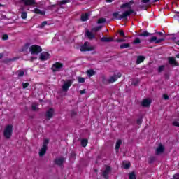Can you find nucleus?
Listing matches in <instances>:
<instances>
[{
  "instance_id": "42",
  "label": "nucleus",
  "mask_w": 179,
  "mask_h": 179,
  "mask_svg": "<svg viewBox=\"0 0 179 179\" xmlns=\"http://www.w3.org/2000/svg\"><path fill=\"white\" fill-rule=\"evenodd\" d=\"M124 169H125L126 170H128V169H129V167H131V164L130 163H127L124 164L123 165Z\"/></svg>"
},
{
  "instance_id": "34",
  "label": "nucleus",
  "mask_w": 179,
  "mask_h": 179,
  "mask_svg": "<svg viewBox=\"0 0 179 179\" xmlns=\"http://www.w3.org/2000/svg\"><path fill=\"white\" fill-rule=\"evenodd\" d=\"M139 79H134L133 80L131 85H133L134 86H138V85H139Z\"/></svg>"
},
{
  "instance_id": "14",
  "label": "nucleus",
  "mask_w": 179,
  "mask_h": 179,
  "mask_svg": "<svg viewBox=\"0 0 179 179\" xmlns=\"http://www.w3.org/2000/svg\"><path fill=\"white\" fill-rule=\"evenodd\" d=\"M152 103V101L148 99H143L141 103V106L143 107H150V104Z\"/></svg>"
},
{
  "instance_id": "5",
  "label": "nucleus",
  "mask_w": 179,
  "mask_h": 179,
  "mask_svg": "<svg viewBox=\"0 0 179 179\" xmlns=\"http://www.w3.org/2000/svg\"><path fill=\"white\" fill-rule=\"evenodd\" d=\"M94 48L93 46H89V42H85V43L80 47V50L82 52L93 51Z\"/></svg>"
},
{
  "instance_id": "20",
  "label": "nucleus",
  "mask_w": 179,
  "mask_h": 179,
  "mask_svg": "<svg viewBox=\"0 0 179 179\" xmlns=\"http://www.w3.org/2000/svg\"><path fill=\"white\" fill-rule=\"evenodd\" d=\"M47 147H42L40 152H39V156L42 157V156H44L45 153L47 152Z\"/></svg>"
},
{
  "instance_id": "45",
  "label": "nucleus",
  "mask_w": 179,
  "mask_h": 179,
  "mask_svg": "<svg viewBox=\"0 0 179 179\" xmlns=\"http://www.w3.org/2000/svg\"><path fill=\"white\" fill-rule=\"evenodd\" d=\"M28 86H30V83H22L23 89H26V87H28Z\"/></svg>"
},
{
  "instance_id": "4",
  "label": "nucleus",
  "mask_w": 179,
  "mask_h": 179,
  "mask_svg": "<svg viewBox=\"0 0 179 179\" xmlns=\"http://www.w3.org/2000/svg\"><path fill=\"white\" fill-rule=\"evenodd\" d=\"M62 68H64L62 63L56 62L52 66V72H59Z\"/></svg>"
},
{
  "instance_id": "46",
  "label": "nucleus",
  "mask_w": 179,
  "mask_h": 179,
  "mask_svg": "<svg viewBox=\"0 0 179 179\" xmlns=\"http://www.w3.org/2000/svg\"><path fill=\"white\" fill-rule=\"evenodd\" d=\"M139 43H141V39L139 38H136L134 41V44H139Z\"/></svg>"
},
{
  "instance_id": "15",
  "label": "nucleus",
  "mask_w": 179,
  "mask_h": 179,
  "mask_svg": "<svg viewBox=\"0 0 179 179\" xmlns=\"http://www.w3.org/2000/svg\"><path fill=\"white\" fill-rule=\"evenodd\" d=\"M64 162L65 158L64 157L57 158L56 159H55V164H57V166H62Z\"/></svg>"
},
{
  "instance_id": "10",
  "label": "nucleus",
  "mask_w": 179,
  "mask_h": 179,
  "mask_svg": "<svg viewBox=\"0 0 179 179\" xmlns=\"http://www.w3.org/2000/svg\"><path fill=\"white\" fill-rule=\"evenodd\" d=\"M162 41H164V38H160L157 40V37L152 36L149 39V43H155L156 44H160V43H162Z\"/></svg>"
},
{
  "instance_id": "41",
  "label": "nucleus",
  "mask_w": 179,
  "mask_h": 179,
  "mask_svg": "<svg viewBox=\"0 0 179 179\" xmlns=\"http://www.w3.org/2000/svg\"><path fill=\"white\" fill-rule=\"evenodd\" d=\"M22 19H27V13L23 12L21 14Z\"/></svg>"
},
{
  "instance_id": "11",
  "label": "nucleus",
  "mask_w": 179,
  "mask_h": 179,
  "mask_svg": "<svg viewBox=\"0 0 179 179\" xmlns=\"http://www.w3.org/2000/svg\"><path fill=\"white\" fill-rule=\"evenodd\" d=\"M21 2L26 6H31L33 5H36V0H20Z\"/></svg>"
},
{
  "instance_id": "43",
  "label": "nucleus",
  "mask_w": 179,
  "mask_h": 179,
  "mask_svg": "<svg viewBox=\"0 0 179 179\" xmlns=\"http://www.w3.org/2000/svg\"><path fill=\"white\" fill-rule=\"evenodd\" d=\"M119 34L121 36V37L127 38V36H125V32H124V31H119Z\"/></svg>"
},
{
  "instance_id": "53",
  "label": "nucleus",
  "mask_w": 179,
  "mask_h": 179,
  "mask_svg": "<svg viewBox=\"0 0 179 179\" xmlns=\"http://www.w3.org/2000/svg\"><path fill=\"white\" fill-rule=\"evenodd\" d=\"M142 3H149L150 0H141Z\"/></svg>"
},
{
  "instance_id": "56",
  "label": "nucleus",
  "mask_w": 179,
  "mask_h": 179,
  "mask_svg": "<svg viewBox=\"0 0 179 179\" xmlns=\"http://www.w3.org/2000/svg\"><path fill=\"white\" fill-rule=\"evenodd\" d=\"M80 94H85L86 93V90L84 89V90H80Z\"/></svg>"
},
{
  "instance_id": "27",
  "label": "nucleus",
  "mask_w": 179,
  "mask_h": 179,
  "mask_svg": "<svg viewBox=\"0 0 179 179\" xmlns=\"http://www.w3.org/2000/svg\"><path fill=\"white\" fill-rule=\"evenodd\" d=\"M34 13L38 15H45V13L44 11H41V10L38 8H35L34 10Z\"/></svg>"
},
{
  "instance_id": "39",
  "label": "nucleus",
  "mask_w": 179,
  "mask_h": 179,
  "mask_svg": "<svg viewBox=\"0 0 179 179\" xmlns=\"http://www.w3.org/2000/svg\"><path fill=\"white\" fill-rule=\"evenodd\" d=\"M101 29V27H96L92 29V31L97 33V31H100Z\"/></svg>"
},
{
  "instance_id": "37",
  "label": "nucleus",
  "mask_w": 179,
  "mask_h": 179,
  "mask_svg": "<svg viewBox=\"0 0 179 179\" xmlns=\"http://www.w3.org/2000/svg\"><path fill=\"white\" fill-rule=\"evenodd\" d=\"M48 143H50V141L48 139H45L43 141V147L48 148L47 146H48Z\"/></svg>"
},
{
  "instance_id": "52",
  "label": "nucleus",
  "mask_w": 179,
  "mask_h": 179,
  "mask_svg": "<svg viewBox=\"0 0 179 179\" xmlns=\"http://www.w3.org/2000/svg\"><path fill=\"white\" fill-rule=\"evenodd\" d=\"M173 179H179V173H176L173 177Z\"/></svg>"
},
{
  "instance_id": "9",
  "label": "nucleus",
  "mask_w": 179,
  "mask_h": 179,
  "mask_svg": "<svg viewBox=\"0 0 179 179\" xmlns=\"http://www.w3.org/2000/svg\"><path fill=\"white\" fill-rule=\"evenodd\" d=\"M111 172V167L107 166L106 168V170H104L101 174V176L103 177V178L108 179V174Z\"/></svg>"
},
{
  "instance_id": "29",
  "label": "nucleus",
  "mask_w": 179,
  "mask_h": 179,
  "mask_svg": "<svg viewBox=\"0 0 179 179\" xmlns=\"http://www.w3.org/2000/svg\"><path fill=\"white\" fill-rule=\"evenodd\" d=\"M71 0H62L58 2V5L61 6V5H66V3H69Z\"/></svg>"
},
{
  "instance_id": "19",
  "label": "nucleus",
  "mask_w": 179,
  "mask_h": 179,
  "mask_svg": "<svg viewBox=\"0 0 179 179\" xmlns=\"http://www.w3.org/2000/svg\"><path fill=\"white\" fill-rule=\"evenodd\" d=\"M100 40L102 43H110L111 41H114V38H106V37H103Z\"/></svg>"
},
{
  "instance_id": "17",
  "label": "nucleus",
  "mask_w": 179,
  "mask_h": 179,
  "mask_svg": "<svg viewBox=\"0 0 179 179\" xmlns=\"http://www.w3.org/2000/svg\"><path fill=\"white\" fill-rule=\"evenodd\" d=\"M139 37H149V36H153V34L148 32V31H143L141 34H138Z\"/></svg>"
},
{
  "instance_id": "48",
  "label": "nucleus",
  "mask_w": 179,
  "mask_h": 179,
  "mask_svg": "<svg viewBox=\"0 0 179 179\" xmlns=\"http://www.w3.org/2000/svg\"><path fill=\"white\" fill-rule=\"evenodd\" d=\"M31 108H32L33 111H37V110H38L37 105H35V104L32 105Z\"/></svg>"
},
{
  "instance_id": "44",
  "label": "nucleus",
  "mask_w": 179,
  "mask_h": 179,
  "mask_svg": "<svg viewBox=\"0 0 179 179\" xmlns=\"http://www.w3.org/2000/svg\"><path fill=\"white\" fill-rule=\"evenodd\" d=\"M164 71V65H162L158 68V72L160 73Z\"/></svg>"
},
{
  "instance_id": "12",
  "label": "nucleus",
  "mask_w": 179,
  "mask_h": 179,
  "mask_svg": "<svg viewBox=\"0 0 179 179\" xmlns=\"http://www.w3.org/2000/svg\"><path fill=\"white\" fill-rule=\"evenodd\" d=\"M50 58V54L47 52H43L40 55L41 61H47Z\"/></svg>"
},
{
  "instance_id": "47",
  "label": "nucleus",
  "mask_w": 179,
  "mask_h": 179,
  "mask_svg": "<svg viewBox=\"0 0 179 179\" xmlns=\"http://www.w3.org/2000/svg\"><path fill=\"white\" fill-rule=\"evenodd\" d=\"M70 159H76V153L71 152L70 155Z\"/></svg>"
},
{
  "instance_id": "62",
  "label": "nucleus",
  "mask_w": 179,
  "mask_h": 179,
  "mask_svg": "<svg viewBox=\"0 0 179 179\" xmlns=\"http://www.w3.org/2000/svg\"><path fill=\"white\" fill-rule=\"evenodd\" d=\"M113 0H106V2H111Z\"/></svg>"
},
{
  "instance_id": "28",
  "label": "nucleus",
  "mask_w": 179,
  "mask_h": 179,
  "mask_svg": "<svg viewBox=\"0 0 179 179\" xmlns=\"http://www.w3.org/2000/svg\"><path fill=\"white\" fill-rule=\"evenodd\" d=\"M27 50H30V43H26L22 48V51H27Z\"/></svg>"
},
{
  "instance_id": "2",
  "label": "nucleus",
  "mask_w": 179,
  "mask_h": 179,
  "mask_svg": "<svg viewBox=\"0 0 179 179\" xmlns=\"http://www.w3.org/2000/svg\"><path fill=\"white\" fill-rule=\"evenodd\" d=\"M12 132H13V126H12V124L6 126L3 131L4 138H6V139H10Z\"/></svg>"
},
{
  "instance_id": "59",
  "label": "nucleus",
  "mask_w": 179,
  "mask_h": 179,
  "mask_svg": "<svg viewBox=\"0 0 179 179\" xmlns=\"http://www.w3.org/2000/svg\"><path fill=\"white\" fill-rule=\"evenodd\" d=\"M176 44H177V45H179V40H178L177 41H176Z\"/></svg>"
},
{
  "instance_id": "1",
  "label": "nucleus",
  "mask_w": 179,
  "mask_h": 179,
  "mask_svg": "<svg viewBox=\"0 0 179 179\" xmlns=\"http://www.w3.org/2000/svg\"><path fill=\"white\" fill-rule=\"evenodd\" d=\"M131 13H134L135 15H136V13H135L134 10L130 9L129 10L124 11L122 15L119 16V17L118 12L113 13V17H115V19H118L119 20H121V19H124V20H127V19H128V16H131Z\"/></svg>"
},
{
  "instance_id": "6",
  "label": "nucleus",
  "mask_w": 179,
  "mask_h": 179,
  "mask_svg": "<svg viewBox=\"0 0 179 179\" xmlns=\"http://www.w3.org/2000/svg\"><path fill=\"white\" fill-rule=\"evenodd\" d=\"M73 83V80H68L64 84L62 85V89L63 92H68V90Z\"/></svg>"
},
{
  "instance_id": "50",
  "label": "nucleus",
  "mask_w": 179,
  "mask_h": 179,
  "mask_svg": "<svg viewBox=\"0 0 179 179\" xmlns=\"http://www.w3.org/2000/svg\"><path fill=\"white\" fill-rule=\"evenodd\" d=\"M117 43H124L125 42V39H121V38H118L115 41Z\"/></svg>"
},
{
  "instance_id": "21",
  "label": "nucleus",
  "mask_w": 179,
  "mask_h": 179,
  "mask_svg": "<svg viewBox=\"0 0 179 179\" xmlns=\"http://www.w3.org/2000/svg\"><path fill=\"white\" fill-rule=\"evenodd\" d=\"M89 20V13H86L85 14L81 15V20L82 22H86Z\"/></svg>"
},
{
  "instance_id": "3",
  "label": "nucleus",
  "mask_w": 179,
  "mask_h": 179,
  "mask_svg": "<svg viewBox=\"0 0 179 179\" xmlns=\"http://www.w3.org/2000/svg\"><path fill=\"white\" fill-rule=\"evenodd\" d=\"M41 51H43V49L37 45H34L29 48V52L32 55H37L40 54Z\"/></svg>"
},
{
  "instance_id": "31",
  "label": "nucleus",
  "mask_w": 179,
  "mask_h": 179,
  "mask_svg": "<svg viewBox=\"0 0 179 179\" xmlns=\"http://www.w3.org/2000/svg\"><path fill=\"white\" fill-rule=\"evenodd\" d=\"M11 61H16V58H13V59L6 58L3 60V62L4 64H9V62H11Z\"/></svg>"
},
{
  "instance_id": "54",
  "label": "nucleus",
  "mask_w": 179,
  "mask_h": 179,
  "mask_svg": "<svg viewBox=\"0 0 179 179\" xmlns=\"http://www.w3.org/2000/svg\"><path fill=\"white\" fill-rule=\"evenodd\" d=\"M163 98L164 99V100H169V95L167 94H164Z\"/></svg>"
},
{
  "instance_id": "30",
  "label": "nucleus",
  "mask_w": 179,
  "mask_h": 179,
  "mask_svg": "<svg viewBox=\"0 0 179 179\" xmlns=\"http://www.w3.org/2000/svg\"><path fill=\"white\" fill-rule=\"evenodd\" d=\"M129 179H136V175L135 174V172L129 173Z\"/></svg>"
},
{
  "instance_id": "57",
  "label": "nucleus",
  "mask_w": 179,
  "mask_h": 179,
  "mask_svg": "<svg viewBox=\"0 0 179 179\" xmlns=\"http://www.w3.org/2000/svg\"><path fill=\"white\" fill-rule=\"evenodd\" d=\"M156 34H158L159 36H163V33L162 32H156Z\"/></svg>"
},
{
  "instance_id": "8",
  "label": "nucleus",
  "mask_w": 179,
  "mask_h": 179,
  "mask_svg": "<svg viewBox=\"0 0 179 179\" xmlns=\"http://www.w3.org/2000/svg\"><path fill=\"white\" fill-rule=\"evenodd\" d=\"M168 62L171 66H178V62L176 60V57H168Z\"/></svg>"
},
{
  "instance_id": "61",
  "label": "nucleus",
  "mask_w": 179,
  "mask_h": 179,
  "mask_svg": "<svg viewBox=\"0 0 179 179\" xmlns=\"http://www.w3.org/2000/svg\"><path fill=\"white\" fill-rule=\"evenodd\" d=\"M158 1H160V0H154L153 2L156 3V2H158Z\"/></svg>"
},
{
  "instance_id": "33",
  "label": "nucleus",
  "mask_w": 179,
  "mask_h": 179,
  "mask_svg": "<svg viewBox=\"0 0 179 179\" xmlns=\"http://www.w3.org/2000/svg\"><path fill=\"white\" fill-rule=\"evenodd\" d=\"M81 145L83 148H86V146H87V139H83L81 141Z\"/></svg>"
},
{
  "instance_id": "60",
  "label": "nucleus",
  "mask_w": 179,
  "mask_h": 179,
  "mask_svg": "<svg viewBox=\"0 0 179 179\" xmlns=\"http://www.w3.org/2000/svg\"><path fill=\"white\" fill-rule=\"evenodd\" d=\"M172 40H173V41H176V37H174V38H172Z\"/></svg>"
},
{
  "instance_id": "35",
  "label": "nucleus",
  "mask_w": 179,
  "mask_h": 179,
  "mask_svg": "<svg viewBox=\"0 0 179 179\" xmlns=\"http://www.w3.org/2000/svg\"><path fill=\"white\" fill-rule=\"evenodd\" d=\"M130 47L129 43H123L120 45L121 50H123V48H129Z\"/></svg>"
},
{
  "instance_id": "49",
  "label": "nucleus",
  "mask_w": 179,
  "mask_h": 179,
  "mask_svg": "<svg viewBox=\"0 0 179 179\" xmlns=\"http://www.w3.org/2000/svg\"><path fill=\"white\" fill-rule=\"evenodd\" d=\"M8 38H9V36H8V34L3 35L2 40H8Z\"/></svg>"
},
{
  "instance_id": "55",
  "label": "nucleus",
  "mask_w": 179,
  "mask_h": 179,
  "mask_svg": "<svg viewBox=\"0 0 179 179\" xmlns=\"http://www.w3.org/2000/svg\"><path fill=\"white\" fill-rule=\"evenodd\" d=\"M137 124H138V125H141V124H142V119H138L137 120Z\"/></svg>"
},
{
  "instance_id": "25",
  "label": "nucleus",
  "mask_w": 179,
  "mask_h": 179,
  "mask_svg": "<svg viewBox=\"0 0 179 179\" xmlns=\"http://www.w3.org/2000/svg\"><path fill=\"white\" fill-rule=\"evenodd\" d=\"M155 162H156V157L155 156H151L148 158V163L150 164H152L153 163H155Z\"/></svg>"
},
{
  "instance_id": "40",
  "label": "nucleus",
  "mask_w": 179,
  "mask_h": 179,
  "mask_svg": "<svg viewBox=\"0 0 179 179\" xmlns=\"http://www.w3.org/2000/svg\"><path fill=\"white\" fill-rule=\"evenodd\" d=\"M78 83H85V78L83 77H78Z\"/></svg>"
},
{
  "instance_id": "22",
  "label": "nucleus",
  "mask_w": 179,
  "mask_h": 179,
  "mask_svg": "<svg viewBox=\"0 0 179 179\" xmlns=\"http://www.w3.org/2000/svg\"><path fill=\"white\" fill-rule=\"evenodd\" d=\"M145 61V57L144 56H138L137 57L136 64H139Z\"/></svg>"
},
{
  "instance_id": "58",
  "label": "nucleus",
  "mask_w": 179,
  "mask_h": 179,
  "mask_svg": "<svg viewBox=\"0 0 179 179\" xmlns=\"http://www.w3.org/2000/svg\"><path fill=\"white\" fill-rule=\"evenodd\" d=\"M3 58V55L2 53H0V59H2Z\"/></svg>"
},
{
  "instance_id": "7",
  "label": "nucleus",
  "mask_w": 179,
  "mask_h": 179,
  "mask_svg": "<svg viewBox=\"0 0 179 179\" xmlns=\"http://www.w3.org/2000/svg\"><path fill=\"white\" fill-rule=\"evenodd\" d=\"M121 73H117V75L114 74L113 76H110V78L108 80V83H113V82H116L118 78H121Z\"/></svg>"
},
{
  "instance_id": "26",
  "label": "nucleus",
  "mask_w": 179,
  "mask_h": 179,
  "mask_svg": "<svg viewBox=\"0 0 179 179\" xmlns=\"http://www.w3.org/2000/svg\"><path fill=\"white\" fill-rule=\"evenodd\" d=\"M132 3H134V1H131L129 3H124L121 6V8H131V5H132Z\"/></svg>"
},
{
  "instance_id": "36",
  "label": "nucleus",
  "mask_w": 179,
  "mask_h": 179,
  "mask_svg": "<svg viewBox=\"0 0 179 179\" xmlns=\"http://www.w3.org/2000/svg\"><path fill=\"white\" fill-rule=\"evenodd\" d=\"M106 18H100L98 20L97 23L98 24H101V23H106Z\"/></svg>"
},
{
  "instance_id": "63",
  "label": "nucleus",
  "mask_w": 179,
  "mask_h": 179,
  "mask_svg": "<svg viewBox=\"0 0 179 179\" xmlns=\"http://www.w3.org/2000/svg\"><path fill=\"white\" fill-rule=\"evenodd\" d=\"M94 171L95 172V173H97V169H94Z\"/></svg>"
},
{
  "instance_id": "23",
  "label": "nucleus",
  "mask_w": 179,
  "mask_h": 179,
  "mask_svg": "<svg viewBox=\"0 0 179 179\" xmlns=\"http://www.w3.org/2000/svg\"><path fill=\"white\" fill-rule=\"evenodd\" d=\"M87 76H89V78H92L93 75H96V71H94V70L93 69H90L87 71Z\"/></svg>"
},
{
  "instance_id": "51",
  "label": "nucleus",
  "mask_w": 179,
  "mask_h": 179,
  "mask_svg": "<svg viewBox=\"0 0 179 179\" xmlns=\"http://www.w3.org/2000/svg\"><path fill=\"white\" fill-rule=\"evenodd\" d=\"M173 125L174 127H179V122L174 121V122H173Z\"/></svg>"
},
{
  "instance_id": "24",
  "label": "nucleus",
  "mask_w": 179,
  "mask_h": 179,
  "mask_svg": "<svg viewBox=\"0 0 179 179\" xmlns=\"http://www.w3.org/2000/svg\"><path fill=\"white\" fill-rule=\"evenodd\" d=\"M121 145H122V141L117 140L115 145V150H119L120 148H121Z\"/></svg>"
},
{
  "instance_id": "16",
  "label": "nucleus",
  "mask_w": 179,
  "mask_h": 179,
  "mask_svg": "<svg viewBox=\"0 0 179 179\" xmlns=\"http://www.w3.org/2000/svg\"><path fill=\"white\" fill-rule=\"evenodd\" d=\"M164 152V147L163 145H160L157 149L155 154L158 156V155H162Z\"/></svg>"
},
{
  "instance_id": "32",
  "label": "nucleus",
  "mask_w": 179,
  "mask_h": 179,
  "mask_svg": "<svg viewBox=\"0 0 179 179\" xmlns=\"http://www.w3.org/2000/svg\"><path fill=\"white\" fill-rule=\"evenodd\" d=\"M17 73H18L19 78H22V76H24V71L23 70L17 71Z\"/></svg>"
},
{
  "instance_id": "13",
  "label": "nucleus",
  "mask_w": 179,
  "mask_h": 179,
  "mask_svg": "<svg viewBox=\"0 0 179 179\" xmlns=\"http://www.w3.org/2000/svg\"><path fill=\"white\" fill-rule=\"evenodd\" d=\"M54 115V109L50 108L49 110H47L45 117L47 120H51Z\"/></svg>"
},
{
  "instance_id": "64",
  "label": "nucleus",
  "mask_w": 179,
  "mask_h": 179,
  "mask_svg": "<svg viewBox=\"0 0 179 179\" xmlns=\"http://www.w3.org/2000/svg\"><path fill=\"white\" fill-rule=\"evenodd\" d=\"M176 58H179V54L176 55Z\"/></svg>"
},
{
  "instance_id": "38",
  "label": "nucleus",
  "mask_w": 179,
  "mask_h": 179,
  "mask_svg": "<svg viewBox=\"0 0 179 179\" xmlns=\"http://www.w3.org/2000/svg\"><path fill=\"white\" fill-rule=\"evenodd\" d=\"M47 21H43L39 26L40 29H44L45 26H47Z\"/></svg>"
},
{
  "instance_id": "18",
  "label": "nucleus",
  "mask_w": 179,
  "mask_h": 179,
  "mask_svg": "<svg viewBox=\"0 0 179 179\" xmlns=\"http://www.w3.org/2000/svg\"><path fill=\"white\" fill-rule=\"evenodd\" d=\"M86 36L88 37L89 40H93L95 38L94 34H93V33L90 32L89 30L86 31Z\"/></svg>"
}]
</instances>
